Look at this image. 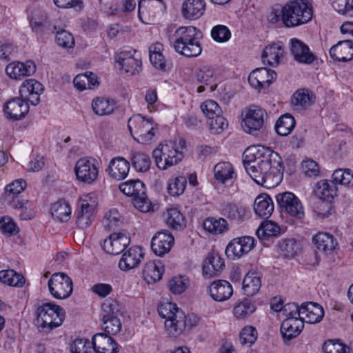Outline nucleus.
Segmentation results:
<instances>
[{"instance_id": "f257e3e1", "label": "nucleus", "mask_w": 353, "mask_h": 353, "mask_svg": "<svg viewBox=\"0 0 353 353\" xmlns=\"http://www.w3.org/2000/svg\"><path fill=\"white\" fill-rule=\"evenodd\" d=\"M243 158L246 172L257 184L272 188L281 182L283 172L281 157L270 148L250 146L244 151Z\"/></svg>"}, {"instance_id": "f03ea898", "label": "nucleus", "mask_w": 353, "mask_h": 353, "mask_svg": "<svg viewBox=\"0 0 353 353\" xmlns=\"http://www.w3.org/2000/svg\"><path fill=\"white\" fill-rule=\"evenodd\" d=\"M174 37L172 46L177 53L187 57H197L201 53L200 39L203 34L196 27L181 26L175 31Z\"/></svg>"}, {"instance_id": "7ed1b4c3", "label": "nucleus", "mask_w": 353, "mask_h": 353, "mask_svg": "<svg viewBox=\"0 0 353 353\" xmlns=\"http://www.w3.org/2000/svg\"><path fill=\"white\" fill-rule=\"evenodd\" d=\"M282 24L290 28L310 21L313 11L307 0H291L282 6Z\"/></svg>"}, {"instance_id": "20e7f679", "label": "nucleus", "mask_w": 353, "mask_h": 353, "mask_svg": "<svg viewBox=\"0 0 353 353\" xmlns=\"http://www.w3.org/2000/svg\"><path fill=\"white\" fill-rule=\"evenodd\" d=\"M34 325L43 332L51 331L60 326L65 318V313L59 305L46 303L39 305L34 313Z\"/></svg>"}, {"instance_id": "39448f33", "label": "nucleus", "mask_w": 353, "mask_h": 353, "mask_svg": "<svg viewBox=\"0 0 353 353\" xmlns=\"http://www.w3.org/2000/svg\"><path fill=\"white\" fill-rule=\"evenodd\" d=\"M158 312L165 319V328L170 335L177 336L186 327V316L176 304L163 303L159 306Z\"/></svg>"}, {"instance_id": "423d86ee", "label": "nucleus", "mask_w": 353, "mask_h": 353, "mask_svg": "<svg viewBox=\"0 0 353 353\" xmlns=\"http://www.w3.org/2000/svg\"><path fill=\"white\" fill-rule=\"evenodd\" d=\"M128 127L134 139L142 144L150 143L157 130V125L152 119H145L141 114L130 118Z\"/></svg>"}, {"instance_id": "0eeeda50", "label": "nucleus", "mask_w": 353, "mask_h": 353, "mask_svg": "<svg viewBox=\"0 0 353 353\" xmlns=\"http://www.w3.org/2000/svg\"><path fill=\"white\" fill-rule=\"evenodd\" d=\"M119 190L125 195L132 197V203L141 212H148L152 208L151 202L146 196L145 184L139 179L122 183Z\"/></svg>"}, {"instance_id": "6e6552de", "label": "nucleus", "mask_w": 353, "mask_h": 353, "mask_svg": "<svg viewBox=\"0 0 353 353\" xmlns=\"http://www.w3.org/2000/svg\"><path fill=\"white\" fill-rule=\"evenodd\" d=\"M276 200L282 212L299 220L305 216L303 205L301 200L291 192H284L276 195Z\"/></svg>"}, {"instance_id": "1a4fd4ad", "label": "nucleus", "mask_w": 353, "mask_h": 353, "mask_svg": "<svg viewBox=\"0 0 353 353\" xmlns=\"http://www.w3.org/2000/svg\"><path fill=\"white\" fill-rule=\"evenodd\" d=\"M242 117V126L245 132L254 134L263 128L268 114L261 108L250 106L243 111Z\"/></svg>"}, {"instance_id": "9d476101", "label": "nucleus", "mask_w": 353, "mask_h": 353, "mask_svg": "<svg viewBox=\"0 0 353 353\" xmlns=\"http://www.w3.org/2000/svg\"><path fill=\"white\" fill-rule=\"evenodd\" d=\"M50 294L57 299L68 298L72 293V279L63 272L53 274L48 283Z\"/></svg>"}, {"instance_id": "9b49d317", "label": "nucleus", "mask_w": 353, "mask_h": 353, "mask_svg": "<svg viewBox=\"0 0 353 353\" xmlns=\"http://www.w3.org/2000/svg\"><path fill=\"white\" fill-rule=\"evenodd\" d=\"M99 169V163L96 159L83 157L77 161L74 172L79 181L92 184L98 177Z\"/></svg>"}, {"instance_id": "f8f14e48", "label": "nucleus", "mask_w": 353, "mask_h": 353, "mask_svg": "<svg viewBox=\"0 0 353 353\" xmlns=\"http://www.w3.org/2000/svg\"><path fill=\"white\" fill-rule=\"evenodd\" d=\"M220 214L232 223L239 225L249 219L248 208L235 202H223L219 207Z\"/></svg>"}, {"instance_id": "ddd939ff", "label": "nucleus", "mask_w": 353, "mask_h": 353, "mask_svg": "<svg viewBox=\"0 0 353 353\" xmlns=\"http://www.w3.org/2000/svg\"><path fill=\"white\" fill-rule=\"evenodd\" d=\"M115 61L126 73L135 74L141 70V61L135 50H123L115 57Z\"/></svg>"}, {"instance_id": "4468645a", "label": "nucleus", "mask_w": 353, "mask_h": 353, "mask_svg": "<svg viewBox=\"0 0 353 353\" xmlns=\"http://www.w3.org/2000/svg\"><path fill=\"white\" fill-rule=\"evenodd\" d=\"M101 309V318L103 330L110 335L118 334L121 330V323L116 315L115 304L109 301L105 302L102 305Z\"/></svg>"}, {"instance_id": "2eb2a0df", "label": "nucleus", "mask_w": 353, "mask_h": 353, "mask_svg": "<svg viewBox=\"0 0 353 353\" xmlns=\"http://www.w3.org/2000/svg\"><path fill=\"white\" fill-rule=\"evenodd\" d=\"M255 241L254 238L250 236L234 238L227 245L225 254L231 259L240 258L254 248Z\"/></svg>"}, {"instance_id": "dca6fc26", "label": "nucleus", "mask_w": 353, "mask_h": 353, "mask_svg": "<svg viewBox=\"0 0 353 353\" xmlns=\"http://www.w3.org/2000/svg\"><path fill=\"white\" fill-rule=\"evenodd\" d=\"M44 90L43 85L34 79H26L19 89L20 97L33 105H37L40 101V95Z\"/></svg>"}, {"instance_id": "f3484780", "label": "nucleus", "mask_w": 353, "mask_h": 353, "mask_svg": "<svg viewBox=\"0 0 353 353\" xmlns=\"http://www.w3.org/2000/svg\"><path fill=\"white\" fill-rule=\"evenodd\" d=\"M276 76V73L271 69L259 68L250 72L248 81L252 87L260 90L268 88Z\"/></svg>"}, {"instance_id": "a211bd4d", "label": "nucleus", "mask_w": 353, "mask_h": 353, "mask_svg": "<svg viewBox=\"0 0 353 353\" xmlns=\"http://www.w3.org/2000/svg\"><path fill=\"white\" fill-rule=\"evenodd\" d=\"M130 237L123 233L111 234L108 239L103 241V249L110 254L117 255L124 251L130 244Z\"/></svg>"}, {"instance_id": "6ab92c4d", "label": "nucleus", "mask_w": 353, "mask_h": 353, "mask_svg": "<svg viewBox=\"0 0 353 353\" xmlns=\"http://www.w3.org/2000/svg\"><path fill=\"white\" fill-rule=\"evenodd\" d=\"M145 253L141 247H131L124 252L119 262V268L122 271H129L137 267L144 258Z\"/></svg>"}, {"instance_id": "aec40b11", "label": "nucleus", "mask_w": 353, "mask_h": 353, "mask_svg": "<svg viewBox=\"0 0 353 353\" xmlns=\"http://www.w3.org/2000/svg\"><path fill=\"white\" fill-rule=\"evenodd\" d=\"M174 238L168 231H160L155 234L151 241V248L158 256L168 253L174 245Z\"/></svg>"}, {"instance_id": "412c9836", "label": "nucleus", "mask_w": 353, "mask_h": 353, "mask_svg": "<svg viewBox=\"0 0 353 353\" xmlns=\"http://www.w3.org/2000/svg\"><path fill=\"white\" fill-rule=\"evenodd\" d=\"M27 183L23 179H17L7 185L2 196V200L5 205L16 206L20 200L23 199L20 194L26 189Z\"/></svg>"}, {"instance_id": "4be33fe9", "label": "nucleus", "mask_w": 353, "mask_h": 353, "mask_svg": "<svg viewBox=\"0 0 353 353\" xmlns=\"http://www.w3.org/2000/svg\"><path fill=\"white\" fill-rule=\"evenodd\" d=\"M284 54L283 44L280 41L274 42L264 48L261 59L265 65L276 67L280 64Z\"/></svg>"}, {"instance_id": "5701e85b", "label": "nucleus", "mask_w": 353, "mask_h": 353, "mask_svg": "<svg viewBox=\"0 0 353 353\" xmlns=\"http://www.w3.org/2000/svg\"><path fill=\"white\" fill-rule=\"evenodd\" d=\"M35 71V63L31 60L27 61L26 63L14 61L8 64L6 68L7 75L16 80L32 75Z\"/></svg>"}, {"instance_id": "b1692460", "label": "nucleus", "mask_w": 353, "mask_h": 353, "mask_svg": "<svg viewBox=\"0 0 353 353\" xmlns=\"http://www.w3.org/2000/svg\"><path fill=\"white\" fill-rule=\"evenodd\" d=\"M209 295L216 301H224L229 299L233 294L232 285L225 280L213 281L208 288Z\"/></svg>"}, {"instance_id": "393cba45", "label": "nucleus", "mask_w": 353, "mask_h": 353, "mask_svg": "<svg viewBox=\"0 0 353 353\" xmlns=\"http://www.w3.org/2000/svg\"><path fill=\"white\" fill-rule=\"evenodd\" d=\"M4 111L10 118L19 120L24 117L29 112V104L21 97H16L6 103Z\"/></svg>"}, {"instance_id": "a878e982", "label": "nucleus", "mask_w": 353, "mask_h": 353, "mask_svg": "<svg viewBox=\"0 0 353 353\" xmlns=\"http://www.w3.org/2000/svg\"><path fill=\"white\" fill-rule=\"evenodd\" d=\"M196 79L201 83L197 88V92L201 93L207 88L212 92L216 90L217 83L216 77L214 70L209 66H203L196 72Z\"/></svg>"}, {"instance_id": "bb28decb", "label": "nucleus", "mask_w": 353, "mask_h": 353, "mask_svg": "<svg viewBox=\"0 0 353 353\" xmlns=\"http://www.w3.org/2000/svg\"><path fill=\"white\" fill-rule=\"evenodd\" d=\"M290 50L294 59L299 63L310 64L316 59L309 47L297 39H291Z\"/></svg>"}, {"instance_id": "cd10ccee", "label": "nucleus", "mask_w": 353, "mask_h": 353, "mask_svg": "<svg viewBox=\"0 0 353 353\" xmlns=\"http://www.w3.org/2000/svg\"><path fill=\"white\" fill-rule=\"evenodd\" d=\"M108 334L106 333H97L94 335L92 341L94 352L96 353H114L117 352V343Z\"/></svg>"}, {"instance_id": "c85d7f7f", "label": "nucleus", "mask_w": 353, "mask_h": 353, "mask_svg": "<svg viewBox=\"0 0 353 353\" xmlns=\"http://www.w3.org/2000/svg\"><path fill=\"white\" fill-rule=\"evenodd\" d=\"M225 267L224 260L218 253L210 252L203 263V273L209 278L217 276Z\"/></svg>"}, {"instance_id": "c756f323", "label": "nucleus", "mask_w": 353, "mask_h": 353, "mask_svg": "<svg viewBox=\"0 0 353 353\" xmlns=\"http://www.w3.org/2000/svg\"><path fill=\"white\" fill-rule=\"evenodd\" d=\"M301 319L310 324L317 323L320 322L323 316V308L316 303L306 302L302 303V312H301Z\"/></svg>"}, {"instance_id": "7c9ffc66", "label": "nucleus", "mask_w": 353, "mask_h": 353, "mask_svg": "<svg viewBox=\"0 0 353 353\" xmlns=\"http://www.w3.org/2000/svg\"><path fill=\"white\" fill-rule=\"evenodd\" d=\"M303 327L304 323L300 318H286L281 325V333L283 340L291 341L300 334Z\"/></svg>"}, {"instance_id": "2f4dec72", "label": "nucleus", "mask_w": 353, "mask_h": 353, "mask_svg": "<svg viewBox=\"0 0 353 353\" xmlns=\"http://www.w3.org/2000/svg\"><path fill=\"white\" fill-rule=\"evenodd\" d=\"M130 168V163L126 159L117 157L110 161L106 172L112 178L119 181L128 176Z\"/></svg>"}, {"instance_id": "473e14b6", "label": "nucleus", "mask_w": 353, "mask_h": 353, "mask_svg": "<svg viewBox=\"0 0 353 353\" xmlns=\"http://www.w3.org/2000/svg\"><path fill=\"white\" fill-rule=\"evenodd\" d=\"M330 57L339 61H348L353 59V41L345 40L339 41L330 50Z\"/></svg>"}, {"instance_id": "72a5a7b5", "label": "nucleus", "mask_w": 353, "mask_h": 353, "mask_svg": "<svg viewBox=\"0 0 353 353\" xmlns=\"http://www.w3.org/2000/svg\"><path fill=\"white\" fill-rule=\"evenodd\" d=\"M164 272V265L160 261H149L145 263L142 275L144 281L148 284L159 281Z\"/></svg>"}, {"instance_id": "f704fd0d", "label": "nucleus", "mask_w": 353, "mask_h": 353, "mask_svg": "<svg viewBox=\"0 0 353 353\" xmlns=\"http://www.w3.org/2000/svg\"><path fill=\"white\" fill-rule=\"evenodd\" d=\"M205 10L204 0H185L182 5L183 16L189 20L199 19Z\"/></svg>"}, {"instance_id": "c9c22d12", "label": "nucleus", "mask_w": 353, "mask_h": 353, "mask_svg": "<svg viewBox=\"0 0 353 353\" xmlns=\"http://www.w3.org/2000/svg\"><path fill=\"white\" fill-rule=\"evenodd\" d=\"M88 197L90 196L86 195L85 199H82L81 209L77 214V225L82 229L90 226L94 219V205L88 203Z\"/></svg>"}, {"instance_id": "e433bc0d", "label": "nucleus", "mask_w": 353, "mask_h": 353, "mask_svg": "<svg viewBox=\"0 0 353 353\" xmlns=\"http://www.w3.org/2000/svg\"><path fill=\"white\" fill-rule=\"evenodd\" d=\"M254 210L259 216L268 218L274 211V203L271 197L266 194H259L255 199Z\"/></svg>"}, {"instance_id": "4c0bfd02", "label": "nucleus", "mask_w": 353, "mask_h": 353, "mask_svg": "<svg viewBox=\"0 0 353 353\" xmlns=\"http://www.w3.org/2000/svg\"><path fill=\"white\" fill-rule=\"evenodd\" d=\"M338 188L331 181L321 180L315 185L314 193L319 199L330 202L337 195Z\"/></svg>"}, {"instance_id": "58836bf2", "label": "nucleus", "mask_w": 353, "mask_h": 353, "mask_svg": "<svg viewBox=\"0 0 353 353\" xmlns=\"http://www.w3.org/2000/svg\"><path fill=\"white\" fill-rule=\"evenodd\" d=\"M315 99L314 94L307 89L296 90L292 98V104L296 110L306 109L310 106Z\"/></svg>"}, {"instance_id": "ea45409f", "label": "nucleus", "mask_w": 353, "mask_h": 353, "mask_svg": "<svg viewBox=\"0 0 353 353\" xmlns=\"http://www.w3.org/2000/svg\"><path fill=\"white\" fill-rule=\"evenodd\" d=\"M312 241L316 248L324 252L333 251L338 243L336 239L327 232H319L312 238Z\"/></svg>"}, {"instance_id": "a19ab883", "label": "nucleus", "mask_w": 353, "mask_h": 353, "mask_svg": "<svg viewBox=\"0 0 353 353\" xmlns=\"http://www.w3.org/2000/svg\"><path fill=\"white\" fill-rule=\"evenodd\" d=\"M92 108L99 116L110 115L116 108V102L113 99L105 97H97L92 100Z\"/></svg>"}, {"instance_id": "79ce46f5", "label": "nucleus", "mask_w": 353, "mask_h": 353, "mask_svg": "<svg viewBox=\"0 0 353 353\" xmlns=\"http://www.w3.org/2000/svg\"><path fill=\"white\" fill-rule=\"evenodd\" d=\"M261 286V277L256 272H248L243 281V290L247 296L256 294Z\"/></svg>"}, {"instance_id": "37998d69", "label": "nucleus", "mask_w": 353, "mask_h": 353, "mask_svg": "<svg viewBox=\"0 0 353 353\" xmlns=\"http://www.w3.org/2000/svg\"><path fill=\"white\" fill-rule=\"evenodd\" d=\"M279 253L283 258L294 257L300 250V245L294 239H283L277 244Z\"/></svg>"}, {"instance_id": "c03bdc74", "label": "nucleus", "mask_w": 353, "mask_h": 353, "mask_svg": "<svg viewBox=\"0 0 353 353\" xmlns=\"http://www.w3.org/2000/svg\"><path fill=\"white\" fill-rule=\"evenodd\" d=\"M295 124L294 118L290 114H285L277 120L275 130L280 136H287L294 129Z\"/></svg>"}, {"instance_id": "a18cd8bd", "label": "nucleus", "mask_w": 353, "mask_h": 353, "mask_svg": "<svg viewBox=\"0 0 353 353\" xmlns=\"http://www.w3.org/2000/svg\"><path fill=\"white\" fill-rule=\"evenodd\" d=\"M51 214L54 219L66 222L70 218L71 208L65 201H59L52 205Z\"/></svg>"}, {"instance_id": "49530a36", "label": "nucleus", "mask_w": 353, "mask_h": 353, "mask_svg": "<svg viewBox=\"0 0 353 353\" xmlns=\"http://www.w3.org/2000/svg\"><path fill=\"white\" fill-rule=\"evenodd\" d=\"M203 228L208 232L214 234H222L228 230V223L224 218H208L203 223Z\"/></svg>"}, {"instance_id": "de8ad7c7", "label": "nucleus", "mask_w": 353, "mask_h": 353, "mask_svg": "<svg viewBox=\"0 0 353 353\" xmlns=\"http://www.w3.org/2000/svg\"><path fill=\"white\" fill-rule=\"evenodd\" d=\"M165 221L167 225L174 230H179L185 226L184 216L176 208L167 210Z\"/></svg>"}, {"instance_id": "09e8293b", "label": "nucleus", "mask_w": 353, "mask_h": 353, "mask_svg": "<svg viewBox=\"0 0 353 353\" xmlns=\"http://www.w3.org/2000/svg\"><path fill=\"white\" fill-rule=\"evenodd\" d=\"M332 182L336 185L339 184L346 187H353V171L351 169H337L334 171Z\"/></svg>"}, {"instance_id": "8fccbe9b", "label": "nucleus", "mask_w": 353, "mask_h": 353, "mask_svg": "<svg viewBox=\"0 0 353 353\" xmlns=\"http://www.w3.org/2000/svg\"><path fill=\"white\" fill-rule=\"evenodd\" d=\"M0 281L10 286L21 287L25 279L21 274L9 269L0 271Z\"/></svg>"}, {"instance_id": "3c124183", "label": "nucleus", "mask_w": 353, "mask_h": 353, "mask_svg": "<svg viewBox=\"0 0 353 353\" xmlns=\"http://www.w3.org/2000/svg\"><path fill=\"white\" fill-rule=\"evenodd\" d=\"M214 172L216 179L223 183L229 179H232L234 174L233 167L228 162L217 163L214 166Z\"/></svg>"}, {"instance_id": "603ef678", "label": "nucleus", "mask_w": 353, "mask_h": 353, "mask_svg": "<svg viewBox=\"0 0 353 353\" xmlns=\"http://www.w3.org/2000/svg\"><path fill=\"white\" fill-rule=\"evenodd\" d=\"M187 179L184 176H178L171 178L168 181V191L172 196L181 195L185 189Z\"/></svg>"}, {"instance_id": "864d4df0", "label": "nucleus", "mask_w": 353, "mask_h": 353, "mask_svg": "<svg viewBox=\"0 0 353 353\" xmlns=\"http://www.w3.org/2000/svg\"><path fill=\"white\" fill-rule=\"evenodd\" d=\"M168 158L164 163H161V170H167L169 168L178 164L183 158L182 152L178 150L173 143H168Z\"/></svg>"}, {"instance_id": "5fc2aeb1", "label": "nucleus", "mask_w": 353, "mask_h": 353, "mask_svg": "<svg viewBox=\"0 0 353 353\" xmlns=\"http://www.w3.org/2000/svg\"><path fill=\"white\" fill-rule=\"evenodd\" d=\"M19 211V216L22 220H30L35 216L34 205L32 202L21 199L16 206H10Z\"/></svg>"}, {"instance_id": "6e6d98bb", "label": "nucleus", "mask_w": 353, "mask_h": 353, "mask_svg": "<svg viewBox=\"0 0 353 353\" xmlns=\"http://www.w3.org/2000/svg\"><path fill=\"white\" fill-rule=\"evenodd\" d=\"M255 310L254 304L248 299H244L234 306L233 313L237 319H241L249 316Z\"/></svg>"}, {"instance_id": "4d7b16f0", "label": "nucleus", "mask_w": 353, "mask_h": 353, "mask_svg": "<svg viewBox=\"0 0 353 353\" xmlns=\"http://www.w3.org/2000/svg\"><path fill=\"white\" fill-rule=\"evenodd\" d=\"M132 166L139 172L148 171L151 165L150 157L144 153H135L131 159Z\"/></svg>"}, {"instance_id": "13d9d810", "label": "nucleus", "mask_w": 353, "mask_h": 353, "mask_svg": "<svg viewBox=\"0 0 353 353\" xmlns=\"http://www.w3.org/2000/svg\"><path fill=\"white\" fill-rule=\"evenodd\" d=\"M257 331L253 326H245L240 332L239 341L242 345L250 347L257 339Z\"/></svg>"}, {"instance_id": "bf43d9fd", "label": "nucleus", "mask_w": 353, "mask_h": 353, "mask_svg": "<svg viewBox=\"0 0 353 353\" xmlns=\"http://www.w3.org/2000/svg\"><path fill=\"white\" fill-rule=\"evenodd\" d=\"M189 285V281L187 278L182 276H174L168 282L169 290L172 293L180 294L183 293Z\"/></svg>"}, {"instance_id": "052dcab7", "label": "nucleus", "mask_w": 353, "mask_h": 353, "mask_svg": "<svg viewBox=\"0 0 353 353\" xmlns=\"http://www.w3.org/2000/svg\"><path fill=\"white\" fill-rule=\"evenodd\" d=\"M201 109L208 120L212 119L222 114L220 106L213 100H207L203 102L201 104Z\"/></svg>"}, {"instance_id": "680f3d73", "label": "nucleus", "mask_w": 353, "mask_h": 353, "mask_svg": "<svg viewBox=\"0 0 353 353\" xmlns=\"http://www.w3.org/2000/svg\"><path fill=\"white\" fill-rule=\"evenodd\" d=\"M280 232V228L275 223L268 221L263 223L259 229L257 230L256 233L259 238L261 236L266 237V236H276Z\"/></svg>"}, {"instance_id": "e2e57ef3", "label": "nucleus", "mask_w": 353, "mask_h": 353, "mask_svg": "<svg viewBox=\"0 0 353 353\" xmlns=\"http://www.w3.org/2000/svg\"><path fill=\"white\" fill-rule=\"evenodd\" d=\"M332 6L339 14L353 16V0H332Z\"/></svg>"}, {"instance_id": "0e129e2a", "label": "nucleus", "mask_w": 353, "mask_h": 353, "mask_svg": "<svg viewBox=\"0 0 353 353\" xmlns=\"http://www.w3.org/2000/svg\"><path fill=\"white\" fill-rule=\"evenodd\" d=\"M0 230L1 232L8 236L15 235L19 232V228L9 216H5L0 220Z\"/></svg>"}, {"instance_id": "69168bd1", "label": "nucleus", "mask_w": 353, "mask_h": 353, "mask_svg": "<svg viewBox=\"0 0 353 353\" xmlns=\"http://www.w3.org/2000/svg\"><path fill=\"white\" fill-rule=\"evenodd\" d=\"M56 41L59 46L65 48H72L75 43L72 34L64 30L57 32Z\"/></svg>"}, {"instance_id": "338daca9", "label": "nucleus", "mask_w": 353, "mask_h": 353, "mask_svg": "<svg viewBox=\"0 0 353 353\" xmlns=\"http://www.w3.org/2000/svg\"><path fill=\"white\" fill-rule=\"evenodd\" d=\"M72 353H94L90 343L85 339H77L71 346Z\"/></svg>"}, {"instance_id": "774afa93", "label": "nucleus", "mask_w": 353, "mask_h": 353, "mask_svg": "<svg viewBox=\"0 0 353 353\" xmlns=\"http://www.w3.org/2000/svg\"><path fill=\"white\" fill-rule=\"evenodd\" d=\"M325 353H349L347 347L338 341H326L323 346Z\"/></svg>"}]
</instances>
